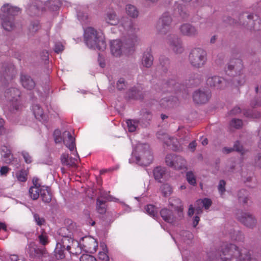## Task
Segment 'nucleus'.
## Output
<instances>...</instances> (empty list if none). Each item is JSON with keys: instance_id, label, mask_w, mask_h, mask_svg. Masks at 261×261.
I'll use <instances>...</instances> for the list:
<instances>
[{"instance_id": "nucleus-38", "label": "nucleus", "mask_w": 261, "mask_h": 261, "mask_svg": "<svg viewBox=\"0 0 261 261\" xmlns=\"http://www.w3.org/2000/svg\"><path fill=\"white\" fill-rule=\"evenodd\" d=\"M146 212L150 216L154 218L157 215L156 208L151 204L147 205L145 207Z\"/></svg>"}, {"instance_id": "nucleus-18", "label": "nucleus", "mask_w": 261, "mask_h": 261, "mask_svg": "<svg viewBox=\"0 0 261 261\" xmlns=\"http://www.w3.org/2000/svg\"><path fill=\"white\" fill-rule=\"evenodd\" d=\"M210 97L208 91H196L193 94V99L197 103H204L208 100Z\"/></svg>"}, {"instance_id": "nucleus-23", "label": "nucleus", "mask_w": 261, "mask_h": 261, "mask_svg": "<svg viewBox=\"0 0 261 261\" xmlns=\"http://www.w3.org/2000/svg\"><path fill=\"white\" fill-rule=\"evenodd\" d=\"M212 204V201L208 198L203 199H199L196 202V214L199 215L202 212V207H204L205 209H208Z\"/></svg>"}, {"instance_id": "nucleus-32", "label": "nucleus", "mask_w": 261, "mask_h": 261, "mask_svg": "<svg viewBox=\"0 0 261 261\" xmlns=\"http://www.w3.org/2000/svg\"><path fill=\"white\" fill-rule=\"evenodd\" d=\"M126 11L127 14L132 17H136L138 15V11L133 5H127L126 6Z\"/></svg>"}, {"instance_id": "nucleus-11", "label": "nucleus", "mask_w": 261, "mask_h": 261, "mask_svg": "<svg viewBox=\"0 0 261 261\" xmlns=\"http://www.w3.org/2000/svg\"><path fill=\"white\" fill-rule=\"evenodd\" d=\"M245 18H247L248 21L246 24L243 22V25L248 26L250 29H253L255 31L261 29V19L258 16L244 13L242 15L241 19Z\"/></svg>"}, {"instance_id": "nucleus-15", "label": "nucleus", "mask_w": 261, "mask_h": 261, "mask_svg": "<svg viewBox=\"0 0 261 261\" xmlns=\"http://www.w3.org/2000/svg\"><path fill=\"white\" fill-rule=\"evenodd\" d=\"M1 154L2 159L5 163L14 164L16 163L15 167H19V164L17 163V159L13 158L11 150L7 146H3L2 147Z\"/></svg>"}, {"instance_id": "nucleus-8", "label": "nucleus", "mask_w": 261, "mask_h": 261, "mask_svg": "<svg viewBox=\"0 0 261 261\" xmlns=\"http://www.w3.org/2000/svg\"><path fill=\"white\" fill-rule=\"evenodd\" d=\"M172 21L171 16L168 13L163 14L156 25V29L159 33L163 35L169 32L170 30V24Z\"/></svg>"}, {"instance_id": "nucleus-64", "label": "nucleus", "mask_w": 261, "mask_h": 261, "mask_svg": "<svg viewBox=\"0 0 261 261\" xmlns=\"http://www.w3.org/2000/svg\"><path fill=\"white\" fill-rule=\"evenodd\" d=\"M132 95H131V97L132 98H138V96H137V94L139 92L138 91H136V90H133L132 91Z\"/></svg>"}, {"instance_id": "nucleus-28", "label": "nucleus", "mask_w": 261, "mask_h": 261, "mask_svg": "<svg viewBox=\"0 0 261 261\" xmlns=\"http://www.w3.org/2000/svg\"><path fill=\"white\" fill-rule=\"evenodd\" d=\"M65 248L63 247V244L60 242H57L55 249V255L58 259H61L65 257Z\"/></svg>"}, {"instance_id": "nucleus-43", "label": "nucleus", "mask_w": 261, "mask_h": 261, "mask_svg": "<svg viewBox=\"0 0 261 261\" xmlns=\"http://www.w3.org/2000/svg\"><path fill=\"white\" fill-rule=\"evenodd\" d=\"M97 210L99 213L103 214L106 212L105 203L99 199L97 200Z\"/></svg>"}, {"instance_id": "nucleus-40", "label": "nucleus", "mask_w": 261, "mask_h": 261, "mask_svg": "<svg viewBox=\"0 0 261 261\" xmlns=\"http://www.w3.org/2000/svg\"><path fill=\"white\" fill-rule=\"evenodd\" d=\"M232 150H236L237 151L242 152V146L240 145L239 142L237 141L235 143L233 148H224V151L226 153L230 152Z\"/></svg>"}, {"instance_id": "nucleus-29", "label": "nucleus", "mask_w": 261, "mask_h": 261, "mask_svg": "<svg viewBox=\"0 0 261 261\" xmlns=\"http://www.w3.org/2000/svg\"><path fill=\"white\" fill-rule=\"evenodd\" d=\"M153 57L149 52H145L143 54L142 59V64L143 66L149 68L153 63Z\"/></svg>"}, {"instance_id": "nucleus-33", "label": "nucleus", "mask_w": 261, "mask_h": 261, "mask_svg": "<svg viewBox=\"0 0 261 261\" xmlns=\"http://www.w3.org/2000/svg\"><path fill=\"white\" fill-rule=\"evenodd\" d=\"M160 105L164 108L172 107L174 105V98H163L161 100Z\"/></svg>"}, {"instance_id": "nucleus-58", "label": "nucleus", "mask_w": 261, "mask_h": 261, "mask_svg": "<svg viewBox=\"0 0 261 261\" xmlns=\"http://www.w3.org/2000/svg\"><path fill=\"white\" fill-rule=\"evenodd\" d=\"M197 146V143L195 141L191 142L189 145V148L192 151H194Z\"/></svg>"}, {"instance_id": "nucleus-61", "label": "nucleus", "mask_w": 261, "mask_h": 261, "mask_svg": "<svg viewBox=\"0 0 261 261\" xmlns=\"http://www.w3.org/2000/svg\"><path fill=\"white\" fill-rule=\"evenodd\" d=\"M194 209L193 207V205H190V206H189V210H188V215L189 216H191L193 215L194 214Z\"/></svg>"}, {"instance_id": "nucleus-25", "label": "nucleus", "mask_w": 261, "mask_h": 261, "mask_svg": "<svg viewBox=\"0 0 261 261\" xmlns=\"http://www.w3.org/2000/svg\"><path fill=\"white\" fill-rule=\"evenodd\" d=\"M32 110L36 119L42 122L46 121L45 116L44 115L43 110L39 105H34L33 107Z\"/></svg>"}, {"instance_id": "nucleus-57", "label": "nucleus", "mask_w": 261, "mask_h": 261, "mask_svg": "<svg viewBox=\"0 0 261 261\" xmlns=\"http://www.w3.org/2000/svg\"><path fill=\"white\" fill-rule=\"evenodd\" d=\"M241 112V109L238 107H234L232 110L230 111L231 115H237Z\"/></svg>"}, {"instance_id": "nucleus-6", "label": "nucleus", "mask_w": 261, "mask_h": 261, "mask_svg": "<svg viewBox=\"0 0 261 261\" xmlns=\"http://www.w3.org/2000/svg\"><path fill=\"white\" fill-rule=\"evenodd\" d=\"M60 131L56 130L54 132V139L56 143L63 141L66 146L71 151H73L75 144V139L68 131H65L62 134V138L60 137Z\"/></svg>"}, {"instance_id": "nucleus-48", "label": "nucleus", "mask_w": 261, "mask_h": 261, "mask_svg": "<svg viewBox=\"0 0 261 261\" xmlns=\"http://www.w3.org/2000/svg\"><path fill=\"white\" fill-rule=\"evenodd\" d=\"M42 257L43 261H53L51 257L46 250H42Z\"/></svg>"}, {"instance_id": "nucleus-19", "label": "nucleus", "mask_w": 261, "mask_h": 261, "mask_svg": "<svg viewBox=\"0 0 261 261\" xmlns=\"http://www.w3.org/2000/svg\"><path fill=\"white\" fill-rule=\"evenodd\" d=\"M76 158L69 157L68 154L63 153L61 157V163L63 165L68 167H75L78 163L79 156L77 152L75 151Z\"/></svg>"}, {"instance_id": "nucleus-14", "label": "nucleus", "mask_w": 261, "mask_h": 261, "mask_svg": "<svg viewBox=\"0 0 261 261\" xmlns=\"http://www.w3.org/2000/svg\"><path fill=\"white\" fill-rule=\"evenodd\" d=\"M180 33L185 36L195 37L198 35V31L197 28L191 24L186 23L181 24L179 28Z\"/></svg>"}, {"instance_id": "nucleus-60", "label": "nucleus", "mask_w": 261, "mask_h": 261, "mask_svg": "<svg viewBox=\"0 0 261 261\" xmlns=\"http://www.w3.org/2000/svg\"><path fill=\"white\" fill-rule=\"evenodd\" d=\"M200 220L199 217L198 216H195L194 217L193 222V225L194 227H196L197 224L199 223V221Z\"/></svg>"}, {"instance_id": "nucleus-62", "label": "nucleus", "mask_w": 261, "mask_h": 261, "mask_svg": "<svg viewBox=\"0 0 261 261\" xmlns=\"http://www.w3.org/2000/svg\"><path fill=\"white\" fill-rule=\"evenodd\" d=\"M10 93H13L15 94V96H18L19 97V94H20V92L19 91V90L17 89H12L10 90Z\"/></svg>"}, {"instance_id": "nucleus-52", "label": "nucleus", "mask_w": 261, "mask_h": 261, "mask_svg": "<svg viewBox=\"0 0 261 261\" xmlns=\"http://www.w3.org/2000/svg\"><path fill=\"white\" fill-rule=\"evenodd\" d=\"M125 86L124 80L123 79H120L117 83V87L119 90L123 89Z\"/></svg>"}, {"instance_id": "nucleus-4", "label": "nucleus", "mask_w": 261, "mask_h": 261, "mask_svg": "<svg viewBox=\"0 0 261 261\" xmlns=\"http://www.w3.org/2000/svg\"><path fill=\"white\" fill-rule=\"evenodd\" d=\"M3 15L2 17V25L7 31H11L14 28L13 16L17 15L20 11L18 8L9 4L4 5L1 8Z\"/></svg>"}, {"instance_id": "nucleus-26", "label": "nucleus", "mask_w": 261, "mask_h": 261, "mask_svg": "<svg viewBox=\"0 0 261 261\" xmlns=\"http://www.w3.org/2000/svg\"><path fill=\"white\" fill-rule=\"evenodd\" d=\"M173 15L175 17L179 16L182 19H185L188 17V13L185 11V7L180 4H177L174 9Z\"/></svg>"}, {"instance_id": "nucleus-49", "label": "nucleus", "mask_w": 261, "mask_h": 261, "mask_svg": "<svg viewBox=\"0 0 261 261\" xmlns=\"http://www.w3.org/2000/svg\"><path fill=\"white\" fill-rule=\"evenodd\" d=\"M225 182L223 180H220L218 186V190L221 196L225 191Z\"/></svg>"}, {"instance_id": "nucleus-36", "label": "nucleus", "mask_w": 261, "mask_h": 261, "mask_svg": "<svg viewBox=\"0 0 261 261\" xmlns=\"http://www.w3.org/2000/svg\"><path fill=\"white\" fill-rule=\"evenodd\" d=\"M126 123L129 132H134L136 130L138 124V121L133 120H127Z\"/></svg>"}, {"instance_id": "nucleus-16", "label": "nucleus", "mask_w": 261, "mask_h": 261, "mask_svg": "<svg viewBox=\"0 0 261 261\" xmlns=\"http://www.w3.org/2000/svg\"><path fill=\"white\" fill-rule=\"evenodd\" d=\"M237 219L247 227H252L255 223V220L252 215L247 212H239Z\"/></svg>"}, {"instance_id": "nucleus-22", "label": "nucleus", "mask_w": 261, "mask_h": 261, "mask_svg": "<svg viewBox=\"0 0 261 261\" xmlns=\"http://www.w3.org/2000/svg\"><path fill=\"white\" fill-rule=\"evenodd\" d=\"M34 185L30 187L29 189V194L31 198L33 200H36L40 195L42 186L37 184V180H33Z\"/></svg>"}, {"instance_id": "nucleus-20", "label": "nucleus", "mask_w": 261, "mask_h": 261, "mask_svg": "<svg viewBox=\"0 0 261 261\" xmlns=\"http://www.w3.org/2000/svg\"><path fill=\"white\" fill-rule=\"evenodd\" d=\"M168 43L171 48L176 53H181L184 50L182 41L180 38L174 37L169 40Z\"/></svg>"}, {"instance_id": "nucleus-47", "label": "nucleus", "mask_w": 261, "mask_h": 261, "mask_svg": "<svg viewBox=\"0 0 261 261\" xmlns=\"http://www.w3.org/2000/svg\"><path fill=\"white\" fill-rule=\"evenodd\" d=\"M244 115L248 118H258L260 114L258 112H253L252 111H249L248 112H246Z\"/></svg>"}, {"instance_id": "nucleus-9", "label": "nucleus", "mask_w": 261, "mask_h": 261, "mask_svg": "<svg viewBox=\"0 0 261 261\" xmlns=\"http://www.w3.org/2000/svg\"><path fill=\"white\" fill-rule=\"evenodd\" d=\"M166 164L176 169H181L186 167V162L181 156L174 154H168L165 159Z\"/></svg>"}, {"instance_id": "nucleus-53", "label": "nucleus", "mask_w": 261, "mask_h": 261, "mask_svg": "<svg viewBox=\"0 0 261 261\" xmlns=\"http://www.w3.org/2000/svg\"><path fill=\"white\" fill-rule=\"evenodd\" d=\"M64 49L63 45L60 42L57 43L55 46V51L56 53H59Z\"/></svg>"}, {"instance_id": "nucleus-63", "label": "nucleus", "mask_w": 261, "mask_h": 261, "mask_svg": "<svg viewBox=\"0 0 261 261\" xmlns=\"http://www.w3.org/2000/svg\"><path fill=\"white\" fill-rule=\"evenodd\" d=\"M10 259L11 261H19V259H18V257L16 255H11L10 256Z\"/></svg>"}, {"instance_id": "nucleus-37", "label": "nucleus", "mask_w": 261, "mask_h": 261, "mask_svg": "<svg viewBox=\"0 0 261 261\" xmlns=\"http://www.w3.org/2000/svg\"><path fill=\"white\" fill-rule=\"evenodd\" d=\"M164 141H165V143L168 146L172 145L173 147H174L175 149H176V148H177V145L176 144V143L177 142L176 139H175L173 138H170L168 135H165L164 136Z\"/></svg>"}, {"instance_id": "nucleus-21", "label": "nucleus", "mask_w": 261, "mask_h": 261, "mask_svg": "<svg viewBox=\"0 0 261 261\" xmlns=\"http://www.w3.org/2000/svg\"><path fill=\"white\" fill-rule=\"evenodd\" d=\"M111 51L114 56H120L122 53V42L119 40L112 41L111 42Z\"/></svg>"}, {"instance_id": "nucleus-56", "label": "nucleus", "mask_w": 261, "mask_h": 261, "mask_svg": "<svg viewBox=\"0 0 261 261\" xmlns=\"http://www.w3.org/2000/svg\"><path fill=\"white\" fill-rule=\"evenodd\" d=\"M255 165L261 168V155H259L255 160Z\"/></svg>"}, {"instance_id": "nucleus-45", "label": "nucleus", "mask_w": 261, "mask_h": 261, "mask_svg": "<svg viewBox=\"0 0 261 261\" xmlns=\"http://www.w3.org/2000/svg\"><path fill=\"white\" fill-rule=\"evenodd\" d=\"M80 261H97V260L92 255L83 254L80 257Z\"/></svg>"}, {"instance_id": "nucleus-55", "label": "nucleus", "mask_w": 261, "mask_h": 261, "mask_svg": "<svg viewBox=\"0 0 261 261\" xmlns=\"http://www.w3.org/2000/svg\"><path fill=\"white\" fill-rule=\"evenodd\" d=\"M10 169L7 166H3L0 169V174L1 175H6V174L10 171Z\"/></svg>"}, {"instance_id": "nucleus-12", "label": "nucleus", "mask_w": 261, "mask_h": 261, "mask_svg": "<svg viewBox=\"0 0 261 261\" xmlns=\"http://www.w3.org/2000/svg\"><path fill=\"white\" fill-rule=\"evenodd\" d=\"M81 244L83 249L87 252L94 253L97 250L98 242L93 237L88 236L83 238Z\"/></svg>"}, {"instance_id": "nucleus-41", "label": "nucleus", "mask_w": 261, "mask_h": 261, "mask_svg": "<svg viewBox=\"0 0 261 261\" xmlns=\"http://www.w3.org/2000/svg\"><path fill=\"white\" fill-rule=\"evenodd\" d=\"M161 190H162L163 194L165 196H167L170 195L172 192V188L171 187V186L170 185H169L168 184L163 185L161 187Z\"/></svg>"}, {"instance_id": "nucleus-24", "label": "nucleus", "mask_w": 261, "mask_h": 261, "mask_svg": "<svg viewBox=\"0 0 261 261\" xmlns=\"http://www.w3.org/2000/svg\"><path fill=\"white\" fill-rule=\"evenodd\" d=\"M21 82L23 87L28 89H32L35 86L34 82L27 75H21Z\"/></svg>"}, {"instance_id": "nucleus-27", "label": "nucleus", "mask_w": 261, "mask_h": 261, "mask_svg": "<svg viewBox=\"0 0 261 261\" xmlns=\"http://www.w3.org/2000/svg\"><path fill=\"white\" fill-rule=\"evenodd\" d=\"M40 196L44 202L48 203L51 201V195L50 193L49 189L48 187L42 186Z\"/></svg>"}, {"instance_id": "nucleus-17", "label": "nucleus", "mask_w": 261, "mask_h": 261, "mask_svg": "<svg viewBox=\"0 0 261 261\" xmlns=\"http://www.w3.org/2000/svg\"><path fill=\"white\" fill-rule=\"evenodd\" d=\"M206 82L208 85L218 89L224 88L227 85V82L223 78L217 76L208 77Z\"/></svg>"}, {"instance_id": "nucleus-35", "label": "nucleus", "mask_w": 261, "mask_h": 261, "mask_svg": "<svg viewBox=\"0 0 261 261\" xmlns=\"http://www.w3.org/2000/svg\"><path fill=\"white\" fill-rule=\"evenodd\" d=\"M165 173V170L161 167H157L153 170V174L156 179H160Z\"/></svg>"}, {"instance_id": "nucleus-46", "label": "nucleus", "mask_w": 261, "mask_h": 261, "mask_svg": "<svg viewBox=\"0 0 261 261\" xmlns=\"http://www.w3.org/2000/svg\"><path fill=\"white\" fill-rule=\"evenodd\" d=\"M121 24L124 29H128L132 27V22L128 18H126L125 20H122L121 21Z\"/></svg>"}, {"instance_id": "nucleus-5", "label": "nucleus", "mask_w": 261, "mask_h": 261, "mask_svg": "<svg viewBox=\"0 0 261 261\" xmlns=\"http://www.w3.org/2000/svg\"><path fill=\"white\" fill-rule=\"evenodd\" d=\"M189 61L191 65L195 68L203 67L206 62V52L199 47L194 48L190 54Z\"/></svg>"}, {"instance_id": "nucleus-34", "label": "nucleus", "mask_w": 261, "mask_h": 261, "mask_svg": "<svg viewBox=\"0 0 261 261\" xmlns=\"http://www.w3.org/2000/svg\"><path fill=\"white\" fill-rule=\"evenodd\" d=\"M38 240L39 243L45 246L49 243L48 237L47 234L45 232H42L41 234H40L38 237Z\"/></svg>"}, {"instance_id": "nucleus-39", "label": "nucleus", "mask_w": 261, "mask_h": 261, "mask_svg": "<svg viewBox=\"0 0 261 261\" xmlns=\"http://www.w3.org/2000/svg\"><path fill=\"white\" fill-rule=\"evenodd\" d=\"M186 178L188 182L192 186H195L196 184V177L194 173L189 171L186 174Z\"/></svg>"}, {"instance_id": "nucleus-10", "label": "nucleus", "mask_w": 261, "mask_h": 261, "mask_svg": "<svg viewBox=\"0 0 261 261\" xmlns=\"http://www.w3.org/2000/svg\"><path fill=\"white\" fill-rule=\"evenodd\" d=\"M243 69V65L241 60L232 59L230 61L227 66L226 73L230 76L240 75Z\"/></svg>"}, {"instance_id": "nucleus-7", "label": "nucleus", "mask_w": 261, "mask_h": 261, "mask_svg": "<svg viewBox=\"0 0 261 261\" xmlns=\"http://www.w3.org/2000/svg\"><path fill=\"white\" fill-rule=\"evenodd\" d=\"M175 208L177 211V216L173 215L172 212L168 209L163 208L161 211V216L164 221L172 224L182 219L183 217V206L180 205L175 206Z\"/></svg>"}, {"instance_id": "nucleus-3", "label": "nucleus", "mask_w": 261, "mask_h": 261, "mask_svg": "<svg viewBox=\"0 0 261 261\" xmlns=\"http://www.w3.org/2000/svg\"><path fill=\"white\" fill-rule=\"evenodd\" d=\"M132 155L135 158L137 163L140 165L147 166L153 160L149 146L147 144H138L133 151Z\"/></svg>"}, {"instance_id": "nucleus-30", "label": "nucleus", "mask_w": 261, "mask_h": 261, "mask_svg": "<svg viewBox=\"0 0 261 261\" xmlns=\"http://www.w3.org/2000/svg\"><path fill=\"white\" fill-rule=\"evenodd\" d=\"M100 247L102 248V251H100L98 253V257L99 259L102 261H108L109 257L108 255V249L105 244L102 243L100 244Z\"/></svg>"}, {"instance_id": "nucleus-1", "label": "nucleus", "mask_w": 261, "mask_h": 261, "mask_svg": "<svg viewBox=\"0 0 261 261\" xmlns=\"http://www.w3.org/2000/svg\"><path fill=\"white\" fill-rule=\"evenodd\" d=\"M220 256L223 261H257L246 249L240 250L233 244L226 247Z\"/></svg>"}, {"instance_id": "nucleus-51", "label": "nucleus", "mask_w": 261, "mask_h": 261, "mask_svg": "<svg viewBox=\"0 0 261 261\" xmlns=\"http://www.w3.org/2000/svg\"><path fill=\"white\" fill-rule=\"evenodd\" d=\"M21 153H22V155L23 156V157L24 159L25 162L27 163H31L32 157L30 155L29 153L28 152H27L25 151H23Z\"/></svg>"}, {"instance_id": "nucleus-31", "label": "nucleus", "mask_w": 261, "mask_h": 261, "mask_svg": "<svg viewBox=\"0 0 261 261\" xmlns=\"http://www.w3.org/2000/svg\"><path fill=\"white\" fill-rule=\"evenodd\" d=\"M105 19L106 22L111 25H116L119 23L118 19L114 12L108 13Z\"/></svg>"}, {"instance_id": "nucleus-59", "label": "nucleus", "mask_w": 261, "mask_h": 261, "mask_svg": "<svg viewBox=\"0 0 261 261\" xmlns=\"http://www.w3.org/2000/svg\"><path fill=\"white\" fill-rule=\"evenodd\" d=\"M4 120L3 119H0V134H2L4 132L3 125L4 124Z\"/></svg>"}, {"instance_id": "nucleus-42", "label": "nucleus", "mask_w": 261, "mask_h": 261, "mask_svg": "<svg viewBox=\"0 0 261 261\" xmlns=\"http://www.w3.org/2000/svg\"><path fill=\"white\" fill-rule=\"evenodd\" d=\"M27 172L24 170L19 171L16 174L17 180L21 182H24L27 180Z\"/></svg>"}, {"instance_id": "nucleus-54", "label": "nucleus", "mask_w": 261, "mask_h": 261, "mask_svg": "<svg viewBox=\"0 0 261 261\" xmlns=\"http://www.w3.org/2000/svg\"><path fill=\"white\" fill-rule=\"evenodd\" d=\"M242 194L243 195H246L247 194V192L245 190H242L240 191V192L238 194L239 199L240 201H241L242 200V202L245 203L247 201V198L246 197H242L241 195V194Z\"/></svg>"}, {"instance_id": "nucleus-2", "label": "nucleus", "mask_w": 261, "mask_h": 261, "mask_svg": "<svg viewBox=\"0 0 261 261\" xmlns=\"http://www.w3.org/2000/svg\"><path fill=\"white\" fill-rule=\"evenodd\" d=\"M85 41L87 45L91 48L103 50L106 47V43L103 34L89 27L85 30Z\"/></svg>"}, {"instance_id": "nucleus-50", "label": "nucleus", "mask_w": 261, "mask_h": 261, "mask_svg": "<svg viewBox=\"0 0 261 261\" xmlns=\"http://www.w3.org/2000/svg\"><path fill=\"white\" fill-rule=\"evenodd\" d=\"M34 218L37 225L39 226L43 225L45 222L44 219L43 218H40L37 214H34Z\"/></svg>"}, {"instance_id": "nucleus-44", "label": "nucleus", "mask_w": 261, "mask_h": 261, "mask_svg": "<svg viewBox=\"0 0 261 261\" xmlns=\"http://www.w3.org/2000/svg\"><path fill=\"white\" fill-rule=\"evenodd\" d=\"M243 123L241 120L240 119H232L230 122L231 127L239 128L242 126Z\"/></svg>"}, {"instance_id": "nucleus-13", "label": "nucleus", "mask_w": 261, "mask_h": 261, "mask_svg": "<svg viewBox=\"0 0 261 261\" xmlns=\"http://www.w3.org/2000/svg\"><path fill=\"white\" fill-rule=\"evenodd\" d=\"M67 231L66 228H61L58 231L59 237L57 238V242H60L63 244V247L69 251L71 248V243L73 242V240L71 238L66 235V232Z\"/></svg>"}]
</instances>
